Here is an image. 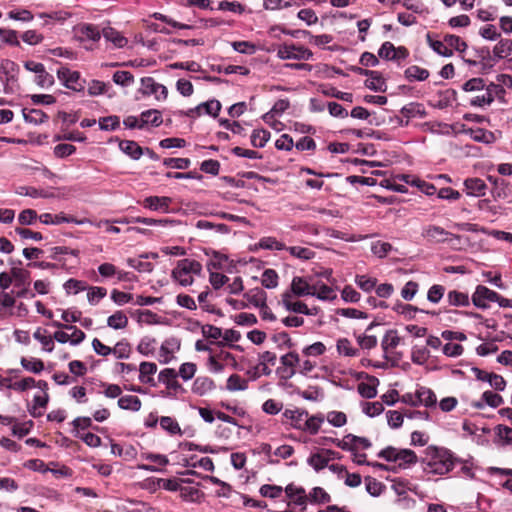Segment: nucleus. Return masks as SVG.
<instances>
[{"label":"nucleus","instance_id":"1","mask_svg":"<svg viewBox=\"0 0 512 512\" xmlns=\"http://www.w3.org/2000/svg\"><path fill=\"white\" fill-rule=\"evenodd\" d=\"M423 471L428 474L445 475L454 468V458L445 448L429 446L422 459Z\"/></svg>","mask_w":512,"mask_h":512},{"label":"nucleus","instance_id":"2","mask_svg":"<svg viewBox=\"0 0 512 512\" xmlns=\"http://www.w3.org/2000/svg\"><path fill=\"white\" fill-rule=\"evenodd\" d=\"M379 458H383L388 462H393L394 466H388L381 463L373 464L374 467L395 471L396 468L399 469H408L411 466L415 465L418 462V457L416 453L411 449H398L392 446L386 447L378 453Z\"/></svg>","mask_w":512,"mask_h":512},{"label":"nucleus","instance_id":"3","mask_svg":"<svg viewBox=\"0 0 512 512\" xmlns=\"http://www.w3.org/2000/svg\"><path fill=\"white\" fill-rule=\"evenodd\" d=\"M202 273V265L194 259L179 260L171 272L172 279L183 287L193 284V275L199 276Z\"/></svg>","mask_w":512,"mask_h":512},{"label":"nucleus","instance_id":"4","mask_svg":"<svg viewBox=\"0 0 512 512\" xmlns=\"http://www.w3.org/2000/svg\"><path fill=\"white\" fill-rule=\"evenodd\" d=\"M504 95L505 89L501 84L490 83L470 99V104L476 107H484L490 105L496 98L502 99Z\"/></svg>","mask_w":512,"mask_h":512},{"label":"nucleus","instance_id":"5","mask_svg":"<svg viewBox=\"0 0 512 512\" xmlns=\"http://www.w3.org/2000/svg\"><path fill=\"white\" fill-rule=\"evenodd\" d=\"M277 56L280 59H295V60H309L312 58L313 53L304 46L295 44H283L277 50Z\"/></svg>","mask_w":512,"mask_h":512},{"label":"nucleus","instance_id":"6","mask_svg":"<svg viewBox=\"0 0 512 512\" xmlns=\"http://www.w3.org/2000/svg\"><path fill=\"white\" fill-rule=\"evenodd\" d=\"M57 76L66 88L77 92L84 90L85 81L81 79L78 71H71L68 68L62 67L58 69Z\"/></svg>","mask_w":512,"mask_h":512},{"label":"nucleus","instance_id":"7","mask_svg":"<svg viewBox=\"0 0 512 512\" xmlns=\"http://www.w3.org/2000/svg\"><path fill=\"white\" fill-rule=\"evenodd\" d=\"M498 300V293L483 285H478L472 295L473 304L480 309L489 307L490 302Z\"/></svg>","mask_w":512,"mask_h":512},{"label":"nucleus","instance_id":"8","mask_svg":"<svg viewBox=\"0 0 512 512\" xmlns=\"http://www.w3.org/2000/svg\"><path fill=\"white\" fill-rule=\"evenodd\" d=\"M400 342L401 337L398 335L397 331L393 329L388 330L381 341L384 358L386 360H393V365L396 364L399 358L393 359L391 355Z\"/></svg>","mask_w":512,"mask_h":512},{"label":"nucleus","instance_id":"9","mask_svg":"<svg viewBox=\"0 0 512 512\" xmlns=\"http://www.w3.org/2000/svg\"><path fill=\"white\" fill-rule=\"evenodd\" d=\"M141 91L145 95H154L157 100L166 99L168 94L167 88L152 77L141 79Z\"/></svg>","mask_w":512,"mask_h":512},{"label":"nucleus","instance_id":"10","mask_svg":"<svg viewBox=\"0 0 512 512\" xmlns=\"http://www.w3.org/2000/svg\"><path fill=\"white\" fill-rule=\"evenodd\" d=\"M39 220L45 225H59L62 223H74L77 225H83L88 222L87 219L78 220L75 217L66 215L63 212L58 214L43 213L39 216Z\"/></svg>","mask_w":512,"mask_h":512},{"label":"nucleus","instance_id":"11","mask_svg":"<svg viewBox=\"0 0 512 512\" xmlns=\"http://www.w3.org/2000/svg\"><path fill=\"white\" fill-rule=\"evenodd\" d=\"M451 233L446 231L444 228L436 225H428L423 228L422 230V236L425 238L428 242L431 243H441L445 242L448 239V236H450Z\"/></svg>","mask_w":512,"mask_h":512},{"label":"nucleus","instance_id":"12","mask_svg":"<svg viewBox=\"0 0 512 512\" xmlns=\"http://www.w3.org/2000/svg\"><path fill=\"white\" fill-rule=\"evenodd\" d=\"M289 292L291 293V295H295L298 297L315 295L316 286L310 285L304 278L297 276L292 279L291 291Z\"/></svg>","mask_w":512,"mask_h":512},{"label":"nucleus","instance_id":"13","mask_svg":"<svg viewBox=\"0 0 512 512\" xmlns=\"http://www.w3.org/2000/svg\"><path fill=\"white\" fill-rule=\"evenodd\" d=\"M465 192L468 196L481 197L487 190V185L481 178H467L464 181Z\"/></svg>","mask_w":512,"mask_h":512},{"label":"nucleus","instance_id":"14","mask_svg":"<svg viewBox=\"0 0 512 512\" xmlns=\"http://www.w3.org/2000/svg\"><path fill=\"white\" fill-rule=\"evenodd\" d=\"M171 202L172 199L170 197L149 196L144 199L143 205L145 208H149L154 211L161 210L163 212H169V205Z\"/></svg>","mask_w":512,"mask_h":512},{"label":"nucleus","instance_id":"15","mask_svg":"<svg viewBox=\"0 0 512 512\" xmlns=\"http://www.w3.org/2000/svg\"><path fill=\"white\" fill-rule=\"evenodd\" d=\"M281 302L288 311L301 313L305 315H311L307 305L301 301H292V295L288 291L282 294Z\"/></svg>","mask_w":512,"mask_h":512},{"label":"nucleus","instance_id":"16","mask_svg":"<svg viewBox=\"0 0 512 512\" xmlns=\"http://www.w3.org/2000/svg\"><path fill=\"white\" fill-rule=\"evenodd\" d=\"M215 382L207 376L197 377L192 385V392L196 395L203 396L215 389Z\"/></svg>","mask_w":512,"mask_h":512},{"label":"nucleus","instance_id":"17","mask_svg":"<svg viewBox=\"0 0 512 512\" xmlns=\"http://www.w3.org/2000/svg\"><path fill=\"white\" fill-rule=\"evenodd\" d=\"M285 493L287 497L293 501L294 504L302 506L303 509L306 508L308 497L305 494V490L303 488L289 484L285 488Z\"/></svg>","mask_w":512,"mask_h":512},{"label":"nucleus","instance_id":"18","mask_svg":"<svg viewBox=\"0 0 512 512\" xmlns=\"http://www.w3.org/2000/svg\"><path fill=\"white\" fill-rule=\"evenodd\" d=\"M157 372V365L153 362H142L139 366V380L141 383L155 386L153 375Z\"/></svg>","mask_w":512,"mask_h":512},{"label":"nucleus","instance_id":"19","mask_svg":"<svg viewBox=\"0 0 512 512\" xmlns=\"http://www.w3.org/2000/svg\"><path fill=\"white\" fill-rule=\"evenodd\" d=\"M494 59H505L512 55V40L511 39H500L499 42L493 48Z\"/></svg>","mask_w":512,"mask_h":512},{"label":"nucleus","instance_id":"20","mask_svg":"<svg viewBox=\"0 0 512 512\" xmlns=\"http://www.w3.org/2000/svg\"><path fill=\"white\" fill-rule=\"evenodd\" d=\"M202 109H204L208 115L217 117L221 109V104L218 100H210L198 105L195 109H190L186 115L191 116L194 112L200 114Z\"/></svg>","mask_w":512,"mask_h":512},{"label":"nucleus","instance_id":"21","mask_svg":"<svg viewBox=\"0 0 512 512\" xmlns=\"http://www.w3.org/2000/svg\"><path fill=\"white\" fill-rule=\"evenodd\" d=\"M369 79L365 81V86L376 92H385L387 89V84L382 74L378 71L373 70V75L368 76Z\"/></svg>","mask_w":512,"mask_h":512},{"label":"nucleus","instance_id":"22","mask_svg":"<svg viewBox=\"0 0 512 512\" xmlns=\"http://www.w3.org/2000/svg\"><path fill=\"white\" fill-rule=\"evenodd\" d=\"M177 373L172 368H166L160 371L158 378L160 382L166 384L168 389L178 390L181 388L180 383L176 380Z\"/></svg>","mask_w":512,"mask_h":512},{"label":"nucleus","instance_id":"23","mask_svg":"<svg viewBox=\"0 0 512 512\" xmlns=\"http://www.w3.org/2000/svg\"><path fill=\"white\" fill-rule=\"evenodd\" d=\"M435 403L436 395L432 390L425 387H421L416 391V401L413 402L414 405L421 404L428 407L433 406Z\"/></svg>","mask_w":512,"mask_h":512},{"label":"nucleus","instance_id":"24","mask_svg":"<svg viewBox=\"0 0 512 512\" xmlns=\"http://www.w3.org/2000/svg\"><path fill=\"white\" fill-rule=\"evenodd\" d=\"M493 185L491 194L494 200L507 199L510 196L511 190L506 181L495 179Z\"/></svg>","mask_w":512,"mask_h":512},{"label":"nucleus","instance_id":"25","mask_svg":"<svg viewBox=\"0 0 512 512\" xmlns=\"http://www.w3.org/2000/svg\"><path fill=\"white\" fill-rule=\"evenodd\" d=\"M119 147L123 153L127 154L134 160H138L143 154V149L135 141H121Z\"/></svg>","mask_w":512,"mask_h":512},{"label":"nucleus","instance_id":"26","mask_svg":"<svg viewBox=\"0 0 512 512\" xmlns=\"http://www.w3.org/2000/svg\"><path fill=\"white\" fill-rule=\"evenodd\" d=\"M102 35L107 41L112 42L118 48H122L128 43V40L112 27L104 28Z\"/></svg>","mask_w":512,"mask_h":512},{"label":"nucleus","instance_id":"27","mask_svg":"<svg viewBox=\"0 0 512 512\" xmlns=\"http://www.w3.org/2000/svg\"><path fill=\"white\" fill-rule=\"evenodd\" d=\"M405 78L412 81H424L429 77V71L417 65L408 67L404 72Z\"/></svg>","mask_w":512,"mask_h":512},{"label":"nucleus","instance_id":"28","mask_svg":"<svg viewBox=\"0 0 512 512\" xmlns=\"http://www.w3.org/2000/svg\"><path fill=\"white\" fill-rule=\"evenodd\" d=\"M447 301L449 305L456 307H467L470 304L468 294L457 290H451L448 292Z\"/></svg>","mask_w":512,"mask_h":512},{"label":"nucleus","instance_id":"29","mask_svg":"<svg viewBox=\"0 0 512 512\" xmlns=\"http://www.w3.org/2000/svg\"><path fill=\"white\" fill-rule=\"evenodd\" d=\"M249 303L255 307H264L266 303V293L260 288H254L244 294Z\"/></svg>","mask_w":512,"mask_h":512},{"label":"nucleus","instance_id":"30","mask_svg":"<svg viewBox=\"0 0 512 512\" xmlns=\"http://www.w3.org/2000/svg\"><path fill=\"white\" fill-rule=\"evenodd\" d=\"M180 341L177 339V338H169V339H166L161 347H160V352H161V356H165V360H164V363H168L170 358L169 356L172 355L175 351H178L180 349Z\"/></svg>","mask_w":512,"mask_h":512},{"label":"nucleus","instance_id":"31","mask_svg":"<svg viewBox=\"0 0 512 512\" xmlns=\"http://www.w3.org/2000/svg\"><path fill=\"white\" fill-rule=\"evenodd\" d=\"M141 400L137 396L126 395L118 400V406L124 410L139 411L141 409Z\"/></svg>","mask_w":512,"mask_h":512},{"label":"nucleus","instance_id":"32","mask_svg":"<svg viewBox=\"0 0 512 512\" xmlns=\"http://www.w3.org/2000/svg\"><path fill=\"white\" fill-rule=\"evenodd\" d=\"M324 418L319 415L307 416L305 422H303L302 431H307L312 435H315L320 430L321 424Z\"/></svg>","mask_w":512,"mask_h":512},{"label":"nucleus","instance_id":"33","mask_svg":"<svg viewBox=\"0 0 512 512\" xmlns=\"http://www.w3.org/2000/svg\"><path fill=\"white\" fill-rule=\"evenodd\" d=\"M427 42L433 51H435L437 54L444 57H451L453 55L452 50L447 46V43L445 42V38L443 41H440L434 40L430 37V35H427Z\"/></svg>","mask_w":512,"mask_h":512},{"label":"nucleus","instance_id":"34","mask_svg":"<svg viewBox=\"0 0 512 512\" xmlns=\"http://www.w3.org/2000/svg\"><path fill=\"white\" fill-rule=\"evenodd\" d=\"M107 325L113 329H124L128 325V317L122 311H116L108 317Z\"/></svg>","mask_w":512,"mask_h":512},{"label":"nucleus","instance_id":"35","mask_svg":"<svg viewBox=\"0 0 512 512\" xmlns=\"http://www.w3.org/2000/svg\"><path fill=\"white\" fill-rule=\"evenodd\" d=\"M285 416L291 420V425L294 428L302 430L303 422H305L308 412L300 410H286Z\"/></svg>","mask_w":512,"mask_h":512},{"label":"nucleus","instance_id":"36","mask_svg":"<svg viewBox=\"0 0 512 512\" xmlns=\"http://www.w3.org/2000/svg\"><path fill=\"white\" fill-rule=\"evenodd\" d=\"M16 193L22 196H29L32 198H51L53 194L48 193L42 189H36L29 186H20L16 190Z\"/></svg>","mask_w":512,"mask_h":512},{"label":"nucleus","instance_id":"37","mask_svg":"<svg viewBox=\"0 0 512 512\" xmlns=\"http://www.w3.org/2000/svg\"><path fill=\"white\" fill-rule=\"evenodd\" d=\"M24 120L28 123L41 124L44 123L48 116L40 109L23 110Z\"/></svg>","mask_w":512,"mask_h":512},{"label":"nucleus","instance_id":"38","mask_svg":"<svg viewBox=\"0 0 512 512\" xmlns=\"http://www.w3.org/2000/svg\"><path fill=\"white\" fill-rule=\"evenodd\" d=\"M140 121L143 123V127L147 124L153 126H159L162 123V116L158 110H147L141 113Z\"/></svg>","mask_w":512,"mask_h":512},{"label":"nucleus","instance_id":"39","mask_svg":"<svg viewBox=\"0 0 512 512\" xmlns=\"http://www.w3.org/2000/svg\"><path fill=\"white\" fill-rule=\"evenodd\" d=\"M21 366L32 373L39 374L44 370V363L40 359L22 357L20 360Z\"/></svg>","mask_w":512,"mask_h":512},{"label":"nucleus","instance_id":"40","mask_svg":"<svg viewBox=\"0 0 512 512\" xmlns=\"http://www.w3.org/2000/svg\"><path fill=\"white\" fill-rule=\"evenodd\" d=\"M196 227L202 230H213L215 233L219 234H227L229 232V227L227 225L222 223L215 224L207 220L197 221Z\"/></svg>","mask_w":512,"mask_h":512},{"label":"nucleus","instance_id":"41","mask_svg":"<svg viewBox=\"0 0 512 512\" xmlns=\"http://www.w3.org/2000/svg\"><path fill=\"white\" fill-rule=\"evenodd\" d=\"M270 139V132L265 129H256L251 135V144L254 147L262 148Z\"/></svg>","mask_w":512,"mask_h":512},{"label":"nucleus","instance_id":"42","mask_svg":"<svg viewBox=\"0 0 512 512\" xmlns=\"http://www.w3.org/2000/svg\"><path fill=\"white\" fill-rule=\"evenodd\" d=\"M336 347L339 354L347 357H353L358 354V349L354 348L347 338L338 339Z\"/></svg>","mask_w":512,"mask_h":512},{"label":"nucleus","instance_id":"43","mask_svg":"<svg viewBox=\"0 0 512 512\" xmlns=\"http://www.w3.org/2000/svg\"><path fill=\"white\" fill-rule=\"evenodd\" d=\"M203 493L194 487L185 486L180 489V497L187 502H198L200 501Z\"/></svg>","mask_w":512,"mask_h":512},{"label":"nucleus","instance_id":"44","mask_svg":"<svg viewBox=\"0 0 512 512\" xmlns=\"http://www.w3.org/2000/svg\"><path fill=\"white\" fill-rule=\"evenodd\" d=\"M258 246L259 248L261 249H266V250H285L286 249V246L284 243L278 241L276 238L274 237H263L259 240L258 242Z\"/></svg>","mask_w":512,"mask_h":512},{"label":"nucleus","instance_id":"45","mask_svg":"<svg viewBox=\"0 0 512 512\" xmlns=\"http://www.w3.org/2000/svg\"><path fill=\"white\" fill-rule=\"evenodd\" d=\"M11 277L12 281L15 280L16 286H24L29 284L30 273L25 269L13 267L11 269Z\"/></svg>","mask_w":512,"mask_h":512},{"label":"nucleus","instance_id":"46","mask_svg":"<svg viewBox=\"0 0 512 512\" xmlns=\"http://www.w3.org/2000/svg\"><path fill=\"white\" fill-rule=\"evenodd\" d=\"M285 250L289 251V253L292 256L302 259V260H309L315 256L314 251H312L309 248H305V247L291 246V247H286Z\"/></svg>","mask_w":512,"mask_h":512},{"label":"nucleus","instance_id":"47","mask_svg":"<svg viewBox=\"0 0 512 512\" xmlns=\"http://www.w3.org/2000/svg\"><path fill=\"white\" fill-rule=\"evenodd\" d=\"M226 388L229 391H243L247 388V381L242 379L238 374H232L227 379Z\"/></svg>","mask_w":512,"mask_h":512},{"label":"nucleus","instance_id":"48","mask_svg":"<svg viewBox=\"0 0 512 512\" xmlns=\"http://www.w3.org/2000/svg\"><path fill=\"white\" fill-rule=\"evenodd\" d=\"M307 463L316 471H320L328 466V459L319 451L317 453L311 454V456L307 460Z\"/></svg>","mask_w":512,"mask_h":512},{"label":"nucleus","instance_id":"49","mask_svg":"<svg viewBox=\"0 0 512 512\" xmlns=\"http://www.w3.org/2000/svg\"><path fill=\"white\" fill-rule=\"evenodd\" d=\"M262 285L267 289H272L278 285V275L273 269H266L261 278Z\"/></svg>","mask_w":512,"mask_h":512},{"label":"nucleus","instance_id":"50","mask_svg":"<svg viewBox=\"0 0 512 512\" xmlns=\"http://www.w3.org/2000/svg\"><path fill=\"white\" fill-rule=\"evenodd\" d=\"M445 42L447 46L453 51L464 52L467 49V44L459 36L447 34L445 35Z\"/></svg>","mask_w":512,"mask_h":512},{"label":"nucleus","instance_id":"51","mask_svg":"<svg viewBox=\"0 0 512 512\" xmlns=\"http://www.w3.org/2000/svg\"><path fill=\"white\" fill-rule=\"evenodd\" d=\"M107 295V290L104 287H90L87 293V299L91 305H96L101 299Z\"/></svg>","mask_w":512,"mask_h":512},{"label":"nucleus","instance_id":"52","mask_svg":"<svg viewBox=\"0 0 512 512\" xmlns=\"http://www.w3.org/2000/svg\"><path fill=\"white\" fill-rule=\"evenodd\" d=\"M365 487H366V491L371 496H374V497L379 496L383 491L382 483L370 476L365 477Z\"/></svg>","mask_w":512,"mask_h":512},{"label":"nucleus","instance_id":"53","mask_svg":"<svg viewBox=\"0 0 512 512\" xmlns=\"http://www.w3.org/2000/svg\"><path fill=\"white\" fill-rule=\"evenodd\" d=\"M280 364L289 369L295 370L296 366L300 364L299 355L296 352H288L280 357Z\"/></svg>","mask_w":512,"mask_h":512},{"label":"nucleus","instance_id":"54","mask_svg":"<svg viewBox=\"0 0 512 512\" xmlns=\"http://www.w3.org/2000/svg\"><path fill=\"white\" fill-rule=\"evenodd\" d=\"M326 419L334 427H342L347 422L346 414L340 411L328 412Z\"/></svg>","mask_w":512,"mask_h":512},{"label":"nucleus","instance_id":"55","mask_svg":"<svg viewBox=\"0 0 512 512\" xmlns=\"http://www.w3.org/2000/svg\"><path fill=\"white\" fill-rule=\"evenodd\" d=\"M308 499L315 503H327L330 501V496L323 488L315 487L310 492Z\"/></svg>","mask_w":512,"mask_h":512},{"label":"nucleus","instance_id":"56","mask_svg":"<svg viewBox=\"0 0 512 512\" xmlns=\"http://www.w3.org/2000/svg\"><path fill=\"white\" fill-rule=\"evenodd\" d=\"M9 19L21 22H30L33 20V14L27 9L11 10L7 14Z\"/></svg>","mask_w":512,"mask_h":512},{"label":"nucleus","instance_id":"57","mask_svg":"<svg viewBox=\"0 0 512 512\" xmlns=\"http://www.w3.org/2000/svg\"><path fill=\"white\" fill-rule=\"evenodd\" d=\"M37 219H39V216L33 209H24L18 215V221L21 225H32Z\"/></svg>","mask_w":512,"mask_h":512},{"label":"nucleus","instance_id":"58","mask_svg":"<svg viewBox=\"0 0 512 512\" xmlns=\"http://www.w3.org/2000/svg\"><path fill=\"white\" fill-rule=\"evenodd\" d=\"M113 81L117 85L129 86L134 82V77L129 71H116L113 74Z\"/></svg>","mask_w":512,"mask_h":512},{"label":"nucleus","instance_id":"59","mask_svg":"<svg viewBox=\"0 0 512 512\" xmlns=\"http://www.w3.org/2000/svg\"><path fill=\"white\" fill-rule=\"evenodd\" d=\"M282 492H283L282 487L281 486H277V485L265 484V485H262L260 487V494L263 497H268V498H271V499H275V498L280 497Z\"/></svg>","mask_w":512,"mask_h":512},{"label":"nucleus","instance_id":"60","mask_svg":"<svg viewBox=\"0 0 512 512\" xmlns=\"http://www.w3.org/2000/svg\"><path fill=\"white\" fill-rule=\"evenodd\" d=\"M0 40L12 46H19L17 32L11 29L0 28Z\"/></svg>","mask_w":512,"mask_h":512},{"label":"nucleus","instance_id":"61","mask_svg":"<svg viewBox=\"0 0 512 512\" xmlns=\"http://www.w3.org/2000/svg\"><path fill=\"white\" fill-rule=\"evenodd\" d=\"M33 337L38 340L42 345H43V348L47 351V352H52L53 349H54V342H53V338L50 337V336H46L43 334L41 328H38L34 334H33Z\"/></svg>","mask_w":512,"mask_h":512},{"label":"nucleus","instance_id":"62","mask_svg":"<svg viewBox=\"0 0 512 512\" xmlns=\"http://www.w3.org/2000/svg\"><path fill=\"white\" fill-rule=\"evenodd\" d=\"M482 399L488 406L492 408H497L504 402L501 395L494 393L492 391H485L482 394Z\"/></svg>","mask_w":512,"mask_h":512},{"label":"nucleus","instance_id":"63","mask_svg":"<svg viewBox=\"0 0 512 512\" xmlns=\"http://www.w3.org/2000/svg\"><path fill=\"white\" fill-rule=\"evenodd\" d=\"M87 288L86 283L76 279H69L64 283V289L67 293L77 294Z\"/></svg>","mask_w":512,"mask_h":512},{"label":"nucleus","instance_id":"64","mask_svg":"<svg viewBox=\"0 0 512 512\" xmlns=\"http://www.w3.org/2000/svg\"><path fill=\"white\" fill-rule=\"evenodd\" d=\"M445 293V287L439 284H435L430 287L427 293V299L432 303H438Z\"/></svg>","mask_w":512,"mask_h":512}]
</instances>
